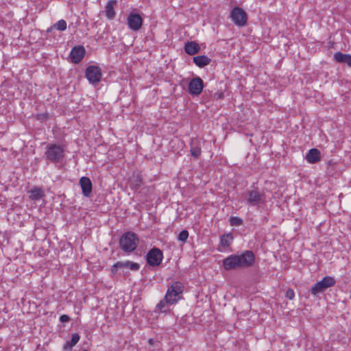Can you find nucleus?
Here are the masks:
<instances>
[{"label":"nucleus","mask_w":351,"mask_h":351,"mask_svg":"<svg viewBox=\"0 0 351 351\" xmlns=\"http://www.w3.org/2000/svg\"><path fill=\"white\" fill-rule=\"evenodd\" d=\"M29 199L32 201L36 202L40 200L45 196L44 191L38 186H34L29 191Z\"/></svg>","instance_id":"obj_20"},{"label":"nucleus","mask_w":351,"mask_h":351,"mask_svg":"<svg viewBox=\"0 0 351 351\" xmlns=\"http://www.w3.org/2000/svg\"><path fill=\"white\" fill-rule=\"evenodd\" d=\"M245 200L252 206L261 207L266 202L265 195L257 189L250 190L246 192Z\"/></svg>","instance_id":"obj_6"},{"label":"nucleus","mask_w":351,"mask_h":351,"mask_svg":"<svg viewBox=\"0 0 351 351\" xmlns=\"http://www.w3.org/2000/svg\"><path fill=\"white\" fill-rule=\"evenodd\" d=\"M143 18L136 12H132L127 18V24L128 27L132 31L139 30L143 25Z\"/></svg>","instance_id":"obj_11"},{"label":"nucleus","mask_w":351,"mask_h":351,"mask_svg":"<svg viewBox=\"0 0 351 351\" xmlns=\"http://www.w3.org/2000/svg\"><path fill=\"white\" fill-rule=\"evenodd\" d=\"M86 77L91 84H97L101 78V69L98 66L90 65L86 69Z\"/></svg>","instance_id":"obj_9"},{"label":"nucleus","mask_w":351,"mask_h":351,"mask_svg":"<svg viewBox=\"0 0 351 351\" xmlns=\"http://www.w3.org/2000/svg\"><path fill=\"white\" fill-rule=\"evenodd\" d=\"M308 162L315 164L319 162L321 159V153L316 148H312L308 150L305 157Z\"/></svg>","instance_id":"obj_17"},{"label":"nucleus","mask_w":351,"mask_h":351,"mask_svg":"<svg viewBox=\"0 0 351 351\" xmlns=\"http://www.w3.org/2000/svg\"><path fill=\"white\" fill-rule=\"evenodd\" d=\"M75 345L76 343H74L72 340L66 341L62 346V350L64 351H71Z\"/></svg>","instance_id":"obj_28"},{"label":"nucleus","mask_w":351,"mask_h":351,"mask_svg":"<svg viewBox=\"0 0 351 351\" xmlns=\"http://www.w3.org/2000/svg\"><path fill=\"white\" fill-rule=\"evenodd\" d=\"M70 320V317L67 315H62L60 317V322L62 323L67 322Z\"/></svg>","instance_id":"obj_34"},{"label":"nucleus","mask_w":351,"mask_h":351,"mask_svg":"<svg viewBox=\"0 0 351 351\" xmlns=\"http://www.w3.org/2000/svg\"><path fill=\"white\" fill-rule=\"evenodd\" d=\"M230 18L233 23L239 27L245 26L247 22V14L246 12L238 6L233 8L231 10Z\"/></svg>","instance_id":"obj_8"},{"label":"nucleus","mask_w":351,"mask_h":351,"mask_svg":"<svg viewBox=\"0 0 351 351\" xmlns=\"http://www.w3.org/2000/svg\"><path fill=\"white\" fill-rule=\"evenodd\" d=\"M255 263L254 253L251 250H245L241 254H232L223 260L225 270L230 271L240 268H249Z\"/></svg>","instance_id":"obj_1"},{"label":"nucleus","mask_w":351,"mask_h":351,"mask_svg":"<svg viewBox=\"0 0 351 351\" xmlns=\"http://www.w3.org/2000/svg\"><path fill=\"white\" fill-rule=\"evenodd\" d=\"M65 152L66 148L64 145L48 143L45 147L44 157L47 162L57 165L64 161Z\"/></svg>","instance_id":"obj_2"},{"label":"nucleus","mask_w":351,"mask_h":351,"mask_svg":"<svg viewBox=\"0 0 351 351\" xmlns=\"http://www.w3.org/2000/svg\"><path fill=\"white\" fill-rule=\"evenodd\" d=\"M86 53V50L83 46L79 45L74 47L70 53L72 62L77 64L82 61Z\"/></svg>","instance_id":"obj_12"},{"label":"nucleus","mask_w":351,"mask_h":351,"mask_svg":"<svg viewBox=\"0 0 351 351\" xmlns=\"http://www.w3.org/2000/svg\"><path fill=\"white\" fill-rule=\"evenodd\" d=\"M152 341H153V340L152 339H149V343L152 344Z\"/></svg>","instance_id":"obj_36"},{"label":"nucleus","mask_w":351,"mask_h":351,"mask_svg":"<svg viewBox=\"0 0 351 351\" xmlns=\"http://www.w3.org/2000/svg\"><path fill=\"white\" fill-rule=\"evenodd\" d=\"M285 297L289 300H293L295 298V292L293 289H289L286 291Z\"/></svg>","instance_id":"obj_31"},{"label":"nucleus","mask_w":351,"mask_h":351,"mask_svg":"<svg viewBox=\"0 0 351 351\" xmlns=\"http://www.w3.org/2000/svg\"><path fill=\"white\" fill-rule=\"evenodd\" d=\"M121 261H118L115 264H114L111 268V273L113 275H115L117 273L119 268H122Z\"/></svg>","instance_id":"obj_29"},{"label":"nucleus","mask_w":351,"mask_h":351,"mask_svg":"<svg viewBox=\"0 0 351 351\" xmlns=\"http://www.w3.org/2000/svg\"><path fill=\"white\" fill-rule=\"evenodd\" d=\"M36 118L37 120L43 122L49 118V114L47 112L37 114Z\"/></svg>","instance_id":"obj_30"},{"label":"nucleus","mask_w":351,"mask_h":351,"mask_svg":"<svg viewBox=\"0 0 351 351\" xmlns=\"http://www.w3.org/2000/svg\"><path fill=\"white\" fill-rule=\"evenodd\" d=\"M163 252L158 247H154L145 256L147 263L153 267L159 266L163 260Z\"/></svg>","instance_id":"obj_7"},{"label":"nucleus","mask_w":351,"mask_h":351,"mask_svg":"<svg viewBox=\"0 0 351 351\" xmlns=\"http://www.w3.org/2000/svg\"><path fill=\"white\" fill-rule=\"evenodd\" d=\"M168 305H169V302L166 299L165 296L164 299L160 300L158 304H157L156 306V312L165 313L167 312L168 308Z\"/></svg>","instance_id":"obj_23"},{"label":"nucleus","mask_w":351,"mask_h":351,"mask_svg":"<svg viewBox=\"0 0 351 351\" xmlns=\"http://www.w3.org/2000/svg\"><path fill=\"white\" fill-rule=\"evenodd\" d=\"M193 60L195 64L199 68H203L211 62V59L205 55L195 56Z\"/></svg>","instance_id":"obj_19"},{"label":"nucleus","mask_w":351,"mask_h":351,"mask_svg":"<svg viewBox=\"0 0 351 351\" xmlns=\"http://www.w3.org/2000/svg\"><path fill=\"white\" fill-rule=\"evenodd\" d=\"M224 97V93L223 92H220V93H215L214 95H213V98L214 99H216V100H218V99H221Z\"/></svg>","instance_id":"obj_32"},{"label":"nucleus","mask_w":351,"mask_h":351,"mask_svg":"<svg viewBox=\"0 0 351 351\" xmlns=\"http://www.w3.org/2000/svg\"><path fill=\"white\" fill-rule=\"evenodd\" d=\"M82 193L84 196L89 197L91 195L93 184L89 178L83 176L80 180Z\"/></svg>","instance_id":"obj_13"},{"label":"nucleus","mask_w":351,"mask_h":351,"mask_svg":"<svg viewBox=\"0 0 351 351\" xmlns=\"http://www.w3.org/2000/svg\"><path fill=\"white\" fill-rule=\"evenodd\" d=\"M117 0H108L106 4L104 14L108 20H112L116 16L114 6L117 5Z\"/></svg>","instance_id":"obj_14"},{"label":"nucleus","mask_w":351,"mask_h":351,"mask_svg":"<svg viewBox=\"0 0 351 351\" xmlns=\"http://www.w3.org/2000/svg\"><path fill=\"white\" fill-rule=\"evenodd\" d=\"M233 236L230 233L224 234L220 237L219 245L217 247V250L220 252H223V249L229 247L233 241Z\"/></svg>","instance_id":"obj_16"},{"label":"nucleus","mask_w":351,"mask_h":351,"mask_svg":"<svg viewBox=\"0 0 351 351\" xmlns=\"http://www.w3.org/2000/svg\"><path fill=\"white\" fill-rule=\"evenodd\" d=\"M122 268H129L132 271H138L140 269V265L137 263H134L130 261H121Z\"/></svg>","instance_id":"obj_24"},{"label":"nucleus","mask_w":351,"mask_h":351,"mask_svg":"<svg viewBox=\"0 0 351 351\" xmlns=\"http://www.w3.org/2000/svg\"><path fill=\"white\" fill-rule=\"evenodd\" d=\"M200 47L193 41L187 42L184 45V51L189 55H195L199 52Z\"/></svg>","instance_id":"obj_21"},{"label":"nucleus","mask_w":351,"mask_h":351,"mask_svg":"<svg viewBox=\"0 0 351 351\" xmlns=\"http://www.w3.org/2000/svg\"><path fill=\"white\" fill-rule=\"evenodd\" d=\"M51 28L59 31H64L66 29V22L64 19H60L52 25Z\"/></svg>","instance_id":"obj_25"},{"label":"nucleus","mask_w":351,"mask_h":351,"mask_svg":"<svg viewBox=\"0 0 351 351\" xmlns=\"http://www.w3.org/2000/svg\"><path fill=\"white\" fill-rule=\"evenodd\" d=\"M334 60L338 63H344L351 67V55L340 51L334 53Z\"/></svg>","instance_id":"obj_18"},{"label":"nucleus","mask_w":351,"mask_h":351,"mask_svg":"<svg viewBox=\"0 0 351 351\" xmlns=\"http://www.w3.org/2000/svg\"><path fill=\"white\" fill-rule=\"evenodd\" d=\"M229 222L232 226H240L243 224V220L239 217H230Z\"/></svg>","instance_id":"obj_26"},{"label":"nucleus","mask_w":351,"mask_h":351,"mask_svg":"<svg viewBox=\"0 0 351 351\" xmlns=\"http://www.w3.org/2000/svg\"><path fill=\"white\" fill-rule=\"evenodd\" d=\"M190 152L191 156L195 158H198L202 152L199 141L197 140H192L190 143Z\"/></svg>","instance_id":"obj_22"},{"label":"nucleus","mask_w":351,"mask_h":351,"mask_svg":"<svg viewBox=\"0 0 351 351\" xmlns=\"http://www.w3.org/2000/svg\"><path fill=\"white\" fill-rule=\"evenodd\" d=\"M189 237V232L186 230H182L178 237V239L185 243Z\"/></svg>","instance_id":"obj_27"},{"label":"nucleus","mask_w":351,"mask_h":351,"mask_svg":"<svg viewBox=\"0 0 351 351\" xmlns=\"http://www.w3.org/2000/svg\"><path fill=\"white\" fill-rule=\"evenodd\" d=\"M53 29V28H51V26L50 27H49V28L47 29V32H48V33H49V32H51V30H52Z\"/></svg>","instance_id":"obj_35"},{"label":"nucleus","mask_w":351,"mask_h":351,"mask_svg":"<svg viewBox=\"0 0 351 351\" xmlns=\"http://www.w3.org/2000/svg\"><path fill=\"white\" fill-rule=\"evenodd\" d=\"M204 87V82L199 77L193 78L189 83L188 92L192 96H197L201 94Z\"/></svg>","instance_id":"obj_10"},{"label":"nucleus","mask_w":351,"mask_h":351,"mask_svg":"<svg viewBox=\"0 0 351 351\" xmlns=\"http://www.w3.org/2000/svg\"><path fill=\"white\" fill-rule=\"evenodd\" d=\"M143 184V177L140 172L134 173L129 180V185L131 189L137 191Z\"/></svg>","instance_id":"obj_15"},{"label":"nucleus","mask_w":351,"mask_h":351,"mask_svg":"<svg viewBox=\"0 0 351 351\" xmlns=\"http://www.w3.org/2000/svg\"><path fill=\"white\" fill-rule=\"evenodd\" d=\"M335 280L332 276H325L322 280L314 284L310 289L312 295H318L319 293L324 292L327 289L335 285Z\"/></svg>","instance_id":"obj_5"},{"label":"nucleus","mask_w":351,"mask_h":351,"mask_svg":"<svg viewBox=\"0 0 351 351\" xmlns=\"http://www.w3.org/2000/svg\"><path fill=\"white\" fill-rule=\"evenodd\" d=\"M80 337L79 334L73 333V334H72V337H71V340H72L74 342V343L77 344L78 343V341H80Z\"/></svg>","instance_id":"obj_33"},{"label":"nucleus","mask_w":351,"mask_h":351,"mask_svg":"<svg viewBox=\"0 0 351 351\" xmlns=\"http://www.w3.org/2000/svg\"><path fill=\"white\" fill-rule=\"evenodd\" d=\"M184 291V285L180 281H175L167 288L165 297L169 305L176 304L181 298Z\"/></svg>","instance_id":"obj_4"},{"label":"nucleus","mask_w":351,"mask_h":351,"mask_svg":"<svg viewBox=\"0 0 351 351\" xmlns=\"http://www.w3.org/2000/svg\"><path fill=\"white\" fill-rule=\"evenodd\" d=\"M138 237L133 232L123 233L119 241L120 248L125 253H131L136 250L138 244Z\"/></svg>","instance_id":"obj_3"},{"label":"nucleus","mask_w":351,"mask_h":351,"mask_svg":"<svg viewBox=\"0 0 351 351\" xmlns=\"http://www.w3.org/2000/svg\"><path fill=\"white\" fill-rule=\"evenodd\" d=\"M82 351H87V350H82Z\"/></svg>","instance_id":"obj_37"}]
</instances>
